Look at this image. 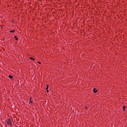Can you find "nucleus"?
Listing matches in <instances>:
<instances>
[{
	"label": "nucleus",
	"instance_id": "20e7f679",
	"mask_svg": "<svg viewBox=\"0 0 127 127\" xmlns=\"http://www.w3.org/2000/svg\"><path fill=\"white\" fill-rule=\"evenodd\" d=\"M14 38L15 39V40H18V38L16 37V36H14Z\"/></svg>",
	"mask_w": 127,
	"mask_h": 127
},
{
	"label": "nucleus",
	"instance_id": "7ed1b4c3",
	"mask_svg": "<svg viewBox=\"0 0 127 127\" xmlns=\"http://www.w3.org/2000/svg\"><path fill=\"white\" fill-rule=\"evenodd\" d=\"M30 59H31V60H33V61H35V60L34 59V58H30Z\"/></svg>",
	"mask_w": 127,
	"mask_h": 127
},
{
	"label": "nucleus",
	"instance_id": "0eeeda50",
	"mask_svg": "<svg viewBox=\"0 0 127 127\" xmlns=\"http://www.w3.org/2000/svg\"><path fill=\"white\" fill-rule=\"evenodd\" d=\"M126 106H124V107H123V111H126Z\"/></svg>",
	"mask_w": 127,
	"mask_h": 127
},
{
	"label": "nucleus",
	"instance_id": "f03ea898",
	"mask_svg": "<svg viewBox=\"0 0 127 127\" xmlns=\"http://www.w3.org/2000/svg\"><path fill=\"white\" fill-rule=\"evenodd\" d=\"M93 92L94 93H97V92H98V90L96 89V88H94L93 89Z\"/></svg>",
	"mask_w": 127,
	"mask_h": 127
},
{
	"label": "nucleus",
	"instance_id": "9d476101",
	"mask_svg": "<svg viewBox=\"0 0 127 127\" xmlns=\"http://www.w3.org/2000/svg\"><path fill=\"white\" fill-rule=\"evenodd\" d=\"M38 64H41V62H38Z\"/></svg>",
	"mask_w": 127,
	"mask_h": 127
},
{
	"label": "nucleus",
	"instance_id": "1a4fd4ad",
	"mask_svg": "<svg viewBox=\"0 0 127 127\" xmlns=\"http://www.w3.org/2000/svg\"><path fill=\"white\" fill-rule=\"evenodd\" d=\"M30 103H32V101H31V98H30Z\"/></svg>",
	"mask_w": 127,
	"mask_h": 127
},
{
	"label": "nucleus",
	"instance_id": "f257e3e1",
	"mask_svg": "<svg viewBox=\"0 0 127 127\" xmlns=\"http://www.w3.org/2000/svg\"><path fill=\"white\" fill-rule=\"evenodd\" d=\"M7 125H9L10 126H12V124L11 123V120L10 119H8L6 122Z\"/></svg>",
	"mask_w": 127,
	"mask_h": 127
},
{
	"label": "nucleus",
	"instance_id": "39448f33",
	"mask_svg": "<svg viewBox=\"0 0 127 127\" xmlns=\"http://www.w3.org/2000/svg\"><path fill=\"white\" fill-rule=\"evenodd\" d=\"M9 79H12L13 76L12 75H9Z\"/></svg>",
	"mask_w": 127,
	"mask_h": 127
},
{
	"label": "nucleus",
	"instance_id": "6e6552de",
	"mask_svg": "<svg viewBox=\"0 0 127 127\" xmlns=\"http://www.w3.org/2000/svg\"><path fill=\"white\" fill-rule=\"evenodd\" d=\"M10 32H11V33H13V32H15V31L11 30V31H10Z\"/></svg>",
	"mask_w": 127,
	"mask_h": 127
},
{
	"label": "nucleus",
	"instance_id": "f8f14e48",
	"mask_svg": "<svg viewBox=\"0 0 127 127\" xmlns=\"http://www.w3.org/2000/svg\"><path fill=\"white\" fill-rule=\"evenodd\" d=\"M86 108H87V107H86Z\"/></svg>",
	"mask_w": 127,
	"mask_h": 127
},
{
	"label": "nucleus",
	"instance_id": "423d86ee",
	"mask_svg": "<svg viewBox=\"0 0 127 127\" xmlns=\"http://www.w3.org/2000/svg\"><path fill=\"white\" fill-rule=\"evenodd\" d=\"M49 88V85H47L46 90H48Z\"/></svg>",
	"mask_w": 127,
	"mask_h": 127
},
{
	"label": "nucleus",
	"instance_id": "9b49d317",
	"mask_svg": "<svg viewBox=\"0 0 127 127\" xmlns=\"http://www.w3.org/2000/svg\"><path fill=\"white\" fill-rule=\"evenodd\" d=\"M47 93H49V90H47Z\"/></svg>",
	"mask_w": 127,
	"mask_h": 127
}]
</instances>
